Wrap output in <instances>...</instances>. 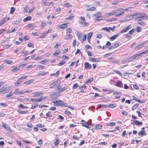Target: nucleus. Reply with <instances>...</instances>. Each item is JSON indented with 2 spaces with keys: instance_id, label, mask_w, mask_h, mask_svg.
<instances>
[{
  "instance_id": "6e6d98bb",
  "label": "nucleus",
  "mask_w": 148,
  "mask_h": 148,
  "mask_svg": "<svg viewBox=\"0 0 148 148\" xmlns=\"http://www.w3.org/2000/svg\"><path fill=\"white\" fill-rule=\"evenodd\" d=\"M74 16H75L74 15V14H71V16H70L68 17L67 18H66V19L68 20H71V19H72V18H73V17H74Z\"/></svg>"
},
{
  "instance_id": "39448f33",
  "label": "nucleus",
  "mask_w": 148,
  "mask_h": 148,
  "mask_svg": "<svg viewBox=\"0 0 148 148\" xmlns=\"http://www.w3.org/2000/svg\"><path fill=\"white\" fill-rule=\"evenodd\" d=\"M44 97H41L40 98L35 99L34 98H30V99L29 100V101L32 102H40L43 100V99H44Z\"/></svg>"
},
{
  "instance_id": "5701e85b",
  "label": "nucleus",
  "mask_w": 148,
  "mask_h": 148,
  "mask_svg": "<svg viewBox=\"0 0 148 148\" xmlns=\"http://www.w3.org/2000/svg\"><path fill=\"white\" fill-rule=\"evenodd\" d=\"M21 21V19L18 20L16 21H13L12 22V23L13 25L18 24Z\"/></svg>"
},
{
  "instance_id": "f8f14e48",
  "label": "nucleus",
  "mask_w": 148,
  "mask_h": 148,
  "mask_svg": "<svg viewBox=\"0 0 148 148\" xmlns=\"http://www.w3.org/2000/svg\"><path fill=\"white\" fill-rule=\"evenodd\" d=\"M146 44V42H144L142 43L141 44L136 47L135 48V50H138L139 49H140L143 46V45H145Z\"/></svg>"
},
{
  "instance_id": "a19ab883",
  "label": "nucleus",
  "mask_w": 148,
  "mask_h": 148,
  "mask_svg": "<svg viewBox=\"0 0 148 148\" xmlns=\"http://www.w3.org/2000/svg\"><path fill=\"white\" fill-rule=\"evenodd\" d=\"M116 106V105L115 103H113L112 104H109V106H108V107H110L111 108H115Z\"/></svg>"
},
{
  "instance_id": "9b49d317",
  "label": "nucleus",
  "mask_w": 148,
  "mask_h": 148,
  "mask_svg": "<svg viewBox=\"0 0 148 148\" xmlns=\"http://www.w3.org/2000/svg\"><path fill=\"white\" fill-rule=\"evenodd\" d=\"M2 124L3 127L5 129L7 130L9 132L11 131V130L10 129V127H9L8 125L6 124V123H2Z\"/></svg>"
},
{
  "instance_id": "774afa93",
  "label": "nucleus",
  "mask_w": 148,
  "mask_h": 148,
  "mask_svg": "<svg viewBox=\"0 0 148 148\" xmlns=\"http://www.w3.org/2000/svg\"><path fill=\"white\" fill-rule=\"evenodd\" d=\"M13 95V94L11 92H10L8 94H7L6 96V97H9L12 96Z\"/></svg>"
},
{
  "instance_id": "2f4dec72",
  "label": "nucleus",
  "mask_w": 148,
  "mask_h": 148,
  "mask_svg": "<svg viewBox=\"0 0 148 148\" xmlns=\"http://www.w3.org/2000/svg\"><path fill=\"white\" fill-rule=\"evenodd\" d=\"M45 66L41 65H36V67L37 68H41L42 69H45Z\"/></svg>"
},
{
  "instance_id": "20e7f679",
  "label": "nucleus",
  "mask_w": 148,
  "mask_h": 148,
  "mask_svg": "<svg viewBox=\"0 0 148 148\" xmlns=\"http://www.w3.org/2000/svg\"><path fill=\"white\" fill-rule=\"evenodd\" d=\"M101 13L100 12H98L96 14H93V16H96V17L95 18V20L99 21L102 20L103 19L101 17Z\"/></svg>"
},
{
  "instance_id": "13d9d810",
  "label": "nucleus",
  "mask_w": 148,
  "mask_h": 148,
  "mask_svg": "<svg viewBox=\"0 0 148 148\" xmlns=\"http://www.w3.org/2000/svg\"><path fill=\"white\" fill-rule=\"evenodd\" d=\"M59 139L58 138H57V139L56 140V142H55L54 143V145L56 146H57L59 144Z\"/></svg>"
},
{
  "instance_id": "423d86ee",
  "label": "nucleus",
  "mask_w": 148,
  "mask_h": 148,
  "mask_svg": "<svg viewBox=\"0 0 148 148\" xmlns=\"http://www.w3.org/2000/svg\"><path fill=\"white\" fill-rule=\"evenodd\" d=\"M132 122L131 124L133 125H136L137 126H139L142 125L143 124V123L139 121L136 120H132Z\"/></svg>"
},
{
  "instance_id": "5fc2aeb1",
  "label": "nucleus",
  "mask_w": 148,
  "mask_h": 148,
  "mask_svg": "<svg viewBox=\"0 0 148 148\" xmlns=\"http://www.w3.org/2000/svg\"><path fill=\"white\" fill-rule=\"evenodd\" d=\"M81 122L82 123V125L84 127L86 125V124H87L86 121L84 120H81Z\"/></svg>"
},
{
  "instance_id": "c756f323",
  "label": "nucleus",
  "mask_w": 148,
  "mask_h": 148,
  "mask_svg": "<svg viewBox=\"0 0 148 148\" xmlns=\"http://www.w3.org/2000/svg\"><path fill=\"white\" fill-rule=\"evenodd\" d=\"M34 81V80L33 79H32L30 80H29L27 82H25L24 83V84H31V83L33 82Z\"/></svg>"
},
{
  "instance_id": "6ab92c4d",
  "label": "nucleus",
  "mask_w": 148,
  "mask_h": 148,
  "mask_svg": "<svg viewBox=\"0 0 148 148\" xmlns=\"http://www.w3.org/2000/svg\"><path fill=\"white\" fill-rule=\"evenodd\" d=\"M68 87V86L63 87L62 88H61L60 90L58 91V92H59L60 94H61V92L66 90L67 88Z\"/></svg>"
},
{
  "instance_id": "a878e982",
  "label": "nucleus",
  "mask_w": 148,
  "mask_h": 148,
  "mask_svg": "<svg viewBox=\"0 0 148 148\" xmlns=\"http://www.w3.org/2000/svg\"><path fill=\"white\" fill-rule=\"evenodd\" d=\"M122 85V82L120 81H118L116 83V86L120 87H123L121 86Z\"/></svg>"
},
{
  "instance_id": "cd10ccee",
  "label": "nucleus",
  "mask_w": 148,
  "mask_h": 148,
  "mask_svg": "<svg viewBox=\"0 0 148 148\" xmlns=\"http://www.w3.org/2000/svg\"><path fill=\"white\" fill-rule=\"evenodd\" d=\"M42 93H43L42 92H36L33 93L34 95L33 96V97H35L36 96H39L40 95H39V94H42Z\"/></svg>"
},
{
  "instance_id": "7c9ffc66",
  "label": "nucleus",
  "mask_w": 148,
  "mask_h": 148,
  "mask_svg": "<svg viewBox=\"0 0 148 148\" xmlns=\"http://www.w3.org/2000/svg\"><path fill=\"white\" fill-rule=\"evenodd\" d=\"M48 72H39L37 74L38 75H42L44 76L47 74Z\"/></svg>"
},
{
  "instance_id": "680f3d73",
  "label": "nucleus",
  "mask_w": 148,
  "mask_h": 148,
  "mask_svg": "<svg viewBox=\"0 0 148 148\" xmlns=\"http://www.w3.org/2000/svg\"><path fill=\"white\" fill-rule=\"evenodd\" d=\"M66 62L64 61H62L61 62H60L58 64V65L59 66H62L65 64Z\"/></svg>"
},
{
  "instance_id": "69168bd1",
  "label": "nucleus",
  "mask_w": 148,
  "mask_h": 148,
  "mask_svg": "<svg viewBox=\"0 0 148 148\" xmlns=\"http://www.w3.org/2000/svg\"><path fill=\"white\" fill-rule=\"evenodd\" d=\"M72 31L70 28H68L66 30V33H71Z\"/></svg>"
},
{
  "instance_id": "603ef678",
  "label": "nucleus",
  "mask_w": 148,
  "mask_h": 148,
  "mask_svg": "<svg viewBox=\"0 0 148 148\" xmlns=\"http://www.w3.org/2000/svg\"><path fill=\"white\" fill-rule=\"evenodd\" d=\"M135 31V29L134 28H133L132 29H131L129 32V34H132L134 33V31Z\"/></svg>"
},
{
  "instance_id": "37998d69",
  "label": "nucleus",
  "mask_w": 148,
  "mask_h": 148,
  "mask_svg": "<svg viewBox=\"0 0 148 148\" xmlns=\"http://www.w3.org/2000/svg\"><path fill=\"white\" fill-rule=\"evenodd\" d=\"M15 8L14 7H12L10 9V14H12L15 11Z\"/></svg>"
},
{
  "instance_id": "ddd939ff",
  "label": "nucleus",
  "mask_w": 148,
  "mask_h": 148,
  "mask_svg": "<svg viewBox=\"0 0 148 148\" xmlns=\"http://www.w3.org/2000/svg\"><path fill=\"white\" fill-rule=\"evenodd\" d=\"M118 11L120 12L119 13L120 14H121V15L123 16L124 14V12L125 11V9L122 8H119L117 9Z\"/></svg>"
},
{
  "instance_id": "a211bd4d",
  "label": "nucleus",
  "mask_w": 148,
  "mask_h": 148,
  "mask_svg": "<svg viewBox=\"0 0 148 148\" xmlns=\"http://www.w3.org/2000/svg\"><path fill=\"white\" fill-rule=\"evenodd\" d=\"M20 69V66H17L12 69L11 70V71L14 73H15L16 72L18 71Z\"/></svg>"
},
{
  "instance_id": "c03bdc74",
  "label": "nucleus",
  "mask_w": 148,
  "mask_h": 148,
  "mask_svg": "<svg viewBox=\"0 0 148 148\" xmlns=\"http://www.w3.org/2000/svg\"><path fill=\"white\" fill-rule=\"evenodd\" d=\"M115 14V12H113V11L108 13L106 14L108 16H111L114 15Z\"/></svg>"
},
{
  "instance_id": "49530a36",
  "label": "nucleus",
  "mask_w": 148,
  "mask_h": 148,
  "mask_svg": "<svg viewBox=\"0 0 148 148\" xmlns=\"http://www.w3.org/2000/svg\"><path fill=\"white\" fill-rule=\"evenodd\" d=\"M111 92H113V94H121V93L120 92L117 91H114V90H111Z\"/></svg>"
},
{
  "instance_id": "f03ea898",
  "label": "nucleus",
  "mask_w": 148,
  "mask_h": 148,
  "mask_svg": "<svg viewBox=\"0 0 148 148\" xmlns=\"http://www.w3.org/2000/svg\"><path fill=\"white\" fill-rule=\"evenodd\" d=\"M80 19L81 21H79V23L82 25L83 27H86L88 26L89 25V23L88 22H86L85 21L86 19L84 17L82 16H80Z\"/></svg>"
},
{
  "instance_id": "7ed1b4c3",
  "label": "nucleus",
  "mask_w": 148,
  "mask_h": 148,
  "mask_svg": "<svg viewBox=\"0 0 148 148\" xmlns=\"http://www.w3.org/2000/svg\"><path fill=\"white\" fill-rule=\"evenodd\" d=\"M145 16H143L139 17L136 19L137 23L142 26H144L146 25L145 23L143 21V19H144Z\"/></svg>"
},
{
  "instance_id": "4be33fe9",
  "label": "nucleus",
  "mask_w": 148,
  "mask_h": 148,
  "mask_svg": "<svg viewBox=\"0 0 148 148\" xmlns=\"http://www.w3.org/2000/svg\"><path fill=\"white\" fill-rule=\"evenodd\" d=\"M146 132L144 130H141L138 133V135L139 136L141 135L142 136H143L144 135H145Z\"/></svg>"
},
{
  "instance_id": "e2e57ef3",
  "label": "nucleus",
  "mask_w": 148,
  "mask_h": 148,
  "mask_svg": "<svg viewBox=\"0 0 148 148\" xmlns=\"http://www.w3.org/2000/svg\"><path fill=\"white\" fill-rule=\"evenodd\" d=\"M27 77V76H24L23 75L18 78V80L22 79H25Z\"/></svg>"
},
{
  "instance_id": "2eb2a0df",
  "label": "nucleus",
  "mask_w": 148,
  "mask_h": 148,
  "mask_svg": "<svg viewBox=\"0 0 148 148\" xmlns=\"http://www.w3.org/2000/svg\"><path fill=\"white\" fill-rule=\"evenodd\" d=\"M132 97L133 98V100L138 101L139 103H143L145 102V101H142L138 98L135 97L134 96H133Z\"/></svg>"
},
{
  "instance_id": "1a4fd4ad",
  "label": "nucleus",
  "mask_w": 148,
  "mask_h": 148,
  "mask_svg": "<svg viewBox=\"0 0 148 148\" xmlns=\"http://www.w3.org/2000/svg\"><path fill=\"white\" fill-rule=\"evenodd\" d=\"M136 58L135 55L133 56L132 57L128 58H127L126 59L123 60L122 61V62H130L132 61L134 59Z\"/></svg>"
},
{
  "instance_id": "9d476101",
  "label": "nucleus",
  "mask_w": 148,
  "mask_h": 148,
  "mask_svg": "<svg viewBox=\"0 0 148 148\" xmlns=\"http://www.w3.org/2000/svg\"><path fill=\"white\" fill-rule=\"evenodd\" d=\"M85 68L87 69H90L92 68V66L88 62H86L84 64Z\"/></svg>"
},
{
  "instance_id": "a18cd8bd",
  "label": "nucleus",
  "mask_w": 148,
  "mask_h": 148,
  "mask_svg": "<svg viewBox=\"0 0 148 148\" xmlns=\"http://www.w3.org/2000/svg\"><path fill=\"white\" fill-rule=\"evenodd\" d=\"M96 8L94 7H91L89 8L88 9H87L86 10L87 11H93L95 10V9Z\"/></svg>"
},
{
  "instance_id": "f257e3e1",
  "label": "nucleus",
  "mask_w": 148,
  "mask_h": 148,
  "mask_svg": "<svg viewBox=\"0 0 148 148\" xmlns=\"http://www.w3.org/2000/svg\"><path fill=\"white\" fill-rule=\"evenodd\" d=\"M52 102L54 103V105L56 106H62L67 107V104L66 103H64L63 101L60 100L53 101Z\"/></svg>"
},
{
  "instance_id": "0eeeda50",
  "label": "nucleus",
  "mask_w": 148,
  "mask_h": 148,
  "mask_svg": "<svg viewBox=\"0 0 148 148\" xmlns=\"http://www.w3.org/2000/svg\"><path fill=\"white\" fill-rule=\"evenodd\" d=\"M60 94L58 92V91L57 92H55L50 95L51 97L53 99H56L57 98L58 96Z\"/></svg>"
},
{
  "instance_id": "e433bc0d",
  "label": "nucleus",
  "mask_w": 148,
  "mask_h": 148,
  "mask_svg": "<svg viewBox=\"0 0 148 148\" xmlns=\"http://www.w3.org/2000/svg\"><path fill=\"white\" fill-rule=\"evenodd\" d=\"M93 80V78H91L89 79L88 80L85 82L86 83H90L92 82Z\"/></svg>"
},
{
  "instance_id": "6e6552de",
  "label": "nucleus",
  "mask_w": 148,
  "mask_h": 148,
  "mask_svg": "<svg viewBox=\"0 0 148 148\" xmlns=\"http://www.w3.org/2000/svg\"><path fill=\"white\" fill-rule=\"evenodd\" d=\"M131 25H129L126 28L123 29L120 32V33L121 34H122L126 32L127 31L129 30L130 28H131Z\"/></svg>"
},
{
  "instance_id": "3c124183",
  "label": "nucleus",
  "mask_w": 148,
  "mask_h": 148,
  "mask_svg": "<svg viewBox=\"0 0 148 148\" xmlns=\"http://www.w3.org/2000/svg\"><path fill=\"white\" fill-rule=\"evenodd\" d=\"M78 87V84L77 83H75L74 84L73 86V89H76Z\"/></svg>"
},
{
  "instance_id": "79ce46f5",
  "label": "nucleus",
  "mask_w": 148,
  "mask_h": 148,
  "mask_svg": "<svg viewBox=\"0 0 148 148\" xmlns=\"http://www.w3.org/2000/svg\"><path fill=\"white\" fill-rule=\"evenodd\" d=\"M102 30L106 31L108 32H110V28L109 27H105L102 28Z\"/></svg>"
},
{
  "instance_id": "dca6fc26",
  "label": "nucleus",
  "mask_w": 148,
  "mask_h": 148,
  "mask_svg": "<svg viewBox=\"0 0 148 148\" xmlns=\"http://www.w3.org/2000/svg\"><path fill=\"white\" fill-rule=\"evenodd\" d=\"M73 37V36L71 34H68L67 35L65 38H64V40H69L72 38Z\"/></svg>"
},
{
  "instance_id": "4468645a",
  "label": "nucleus",
  "mask_w": 148,
  "mask_h": 148,
  "mask_svg": "<svg viewBox=\"0 0 148 148\" xmlns=\"http://www.w3.org/2000/svg\"><path fill=\"white\" fill-rule=\"evenodd\" d=\"M89 59L90 61L92 62H99V59L97 60V58L93 57H89Z\"/></svg>"
},
{
  "instance_id": "4d7b16f0",
  "label": "nucleus",
  "mask_w": 148,
  "mask_h": 148,
  "mask_svg": "<svg viewBox=\"0 0 148 148\" xmlns=\"http://www.w3.org/2000/svg\"><path fill=\"white\" fill-rule=\"evenodd\" d=\"M57 84H56V83L55 82H53V83H52V84H51L49 86V87L50 88H52L53 86H55V85H56Z\"/></svg>"
},
{
  "instance_id": "58836bf2",
  "label": "nucleus",
  "mask_w": 148,
  "mask_h": 148,
  "mask_svg": "<svg viewBox=\"0 0 148 148\" xmlns=\"http://www.w3.org/2000/svg\"><path fill=\"white\" fill-rule=\"evenodd\" d=\"M102 128V125L98 124L95 126V128L97 129H101Z\"/></svg>"
},
{
  "instance_id": "72a5a7b5",
  "label": "nucleus",
  "mask_w": 148,
  "mask_h": 148,
  "mask_svg": "<svg viewBox=\"0 0 148 148\" xmlns=\"http://www.w3.org/2000/svg\"><path fill=\"white\" fill-rule=\"evenodd\" d=\"M77 35L78 39L81 41L82 40V36L80 34H77Z\"/></svg>"
},
{
  "instance_id": "864d4df0",
  "label": "nucleus",
  "mask_w": 148,
  "mask_h": 148,
  "mask_svg": "<svg viewBox=\"0 0 148 148\" xmlns=\"http://www.w3.org/2000/svg\"><path fill=\"white\" fill-rule=\"evenodd\" d=\"M143 54H144V52H142L139 53H138V54H136V55H135V56H136V58H137L138 56H140Z\"/></svg>"
},
{
  "instance_id": "393cba45",
  "label": "nucleus",
  "mask_w": 148,
  "mask_h": 148,
  "mask_svg": "<svg viewBox=\"0 0 148 148\" xmlns=\"http://www.w3.org/2000/svg\"><path fill=\"white\" fill-rule=\"evenodd\" d=\"M32 17L31 16H29L27 17L26 18L24 19L23 21L24 22H27L28 21H30Z\"/></svg>"
},
{
  "instance_id": "ea45409f",
  "label": "nucleus",
  "mask_w": 148,
  "mask_h": 148,
  "mask_svg": "<svg viewBox=\"0 0 148 148\" xmlns=\"http://www.w3.org/2000/svg\"><path fill=\"white\" fill-rule=\"evenodd\" d=\"M17 112H19L20 113H21L22 114H26V113H27V112H28V111L26 110V111H20V110H18L17 111Z\"/></svg>"
},
{
  "instance_id": "8fccbe9b",
  "label": "nucleus",
  "mask_w": 148,
  "mask_h": 148,
  "mask_svg": "<svg viewBox=\"0 0 148 148\" xmlns=\"http://www.w3.org/2000/svg\"><path fill=\"white\" fill-rule=\"evenodd\" d=\"M48 61V60L47 59H45L41 61L39 63L41 64H43L44 63H47Z\"/></svg>"
},
{
  "instance_id": "09e8293b",
  "label": "nucleus",
  "mask_w": 148,
  "mask_h": 148,
  "mask_svg": "<svg viewBox=\"0 0 148 148\" xmlns=\"http://www.w3.org/2000/svg\"><path fill=\"white\" fill-rule=\"evenodd\" d=\"M133 9V8L132 7H129L125 9V11H129L131 10H132Z\"/></svg>"
},
{
  "instance_id": "f704fd0d",
  "label": "nucleus",
  "mask_w": 148,
  "mask_h": 148,
  "mask_svg": "<svg viewBox=\"0 0 148 148\" xmlns=\"http://www.w3.org/2000/svg\"><path fill=\"white\" fill-rule=\"evenodd\" d=\"M53 114L52 112L49 111L48 113L46 114V115L47 117H51L52 116Z\"/></svg>"
},
{
  "instance_id": "473e14b6",
  "label": "nucleus",
  "mask_w": 148,
  "mask_h": 148,
  "mask_svg": "<svg viewBox=\"0 0 148 148\" xmlns=\"http://www.w3.org/2000/svg\"><path fill=\"white\" fill-rule=\"evenodd\" d=\"M115 125V123L111 122V123H107L106 125V126H114V125Z\"/></svg>"
},
{
  "instance_id": "412c9836",
  "label": "nucleus",
  "mask_w": 148,
  "mask_h": 148,
  "mask_svg": "<svg viewBox=\"0 0 148 148\" xmlns=\"http://www.w3.org/2000/svg\"><path fill=\"white\" fill-rule=\"evenodd\" d=\"M67 27V23H64L60 25L59 27L61 29L66 28Z\"/></svg>"
},
{
  "instance_id": "4c0bfd02",
  "label": "nucleus",
  "mask_w": 148,
  "mask_h": 148,
  "mask_svg": "<svg viewBox=\"0 0 148 148\" xmlns=\"http://www.w3.org/2000/svg\"><path fill=\"white\" fill-rule=\"evenodd\" d=\"M12 61L10 60H4V62L6 63L7 64H11L12 62Z\"/></svg>"
},
{
  "instance_id": "052dcab7",
  "label": "nucleus",
  "mask_w": 148,
  "mask_h": 148,
  "mask_svg": "<svg viewBox=\"0 0 148 148\" xmlns=\"http://www.w3.org/2000/svg\"><path fill=\"white\" fill-rule=\"evenodd\" d=\"M38 106V104L37 103H36V104H34V105H33L32 107H31V109H33L36 107H37Z\"/></svg>"
},
{
  "instance_id": "de8ad7c7",
  "label": "nucleus",
  "mask_w": 148,
  "mask_h": 148,
  "mask_svg": "<svg viewBox=\"0 0 148 148\" xmlns=\"http://www.w3.org/2000/svg\"><path fill=\"white\" fill-rule=\"evenodd\" d=\"M142 28L140 27H136V31L138 32H140L141 31Z\"/></svg>"
},
{
  "instance_id": "bb28decb",
  "label": "nucleus",
  "mask_w": 148,
  "mask_h": 148,
  "mask_svg": "<svg viewBox=\"0 0 148 148\" xmlns=\"http://www.w3.org/2000/svg\"><path fill=\"white\" fill-rule=\"evenodd\" d=\"M93 33L92 32H90L87 35V38L88 41H89L90 39L92 36Z\"/></svg>"
},
{
  "instance_id": "bf43d9fd",
  "label": "nucleus",
  "mask_w": 148,
  "mask_h": 148,
  "mask_svg": "<svg viewBox=\"0 0 148 148\" xmlns=\"http://www.w3.org/2000/svg\"><path fill=\"white\" fill-rule=\"evenodd\" d=\"M46 35L47 34H45V33H42V35L40 36V37L41 38H45Z\"/></svg>"
},
{
  "instance_id": "338daca9",
  "label": "nucleus",
  "mask_w": 148,
  "mask_h": 148,
  "mask_svg": "<svg viewBox=\"0 0 148 148\" xmlns=\"http://www.w3.org/2000/svg\"><path fill=\"white\" fill-rule=\"evenodd\" d=\"M3 87H4V89L3 91L5 92H6L7 91H8L10 90L9 88L8 87H5L4 86H3Z\"/></svg>"
},
{
  "instance_id": "c85d7f7f",
  "label": "nucleus",
  "mask_w": 148,
  "mask_h": 148,
  "mask_svg": "<svg viewBox=\"0 0 148 148\" xmlns=\"http://www.w3.org/2000/svg\"><path fill=\"white\" fill-rule=\"evenodd\" d=\"M60 53V51L58 50H56V51L53 53V55L54 56H56L59 55Z\"/></svg>"
},
{
  "instance_id": "0e129e2a",
  "label": "nucleus",
  "mask_w": 148,
  "mask_h": 148,
  "mask_svg": "<svg viewBox=\"0 0 148 148\" xmlns=\"http://www.w3.org/2000/svg\"><path fill=\"white\" fill-rule=\"evenodd\" d=\"M36 126L37 127H44L45 125L43 124H41L40 123H39V124H38L36 125Z\"/></svg>"
},
{
  "instance_id": "aec40b11",
  "label": "nucleus",
  "mask_w": 148,
  "mask_h": 148,
  "mask_svg": "<svg viewBox=\"0 0 148 148\" xmlns=\"http://www.w3.org/2000/svg\"><path fill=\"white\" fill-rule=\"evenodd\" d=\"M119 36V35L118 34L113 36L110 38V40L111 41H113L116 39Z\"/></svg>"
},
{
  "instance_id": "c9c22d12",
  "label": "nucleus",
  "mask_w": 148,
  "mask_h": 148,
  "mask_svg": "<svg viewBox=\"0 0 148 148\" xmlns=\"http://www.w3.org/2000/svg\"><path fill=\"white\" fill-rule=\"evenodd\" d=\"M9 20L10 18L9 17H5L2 20V21H3L5 23L6 22L8 21Z\"/></svg>"
},
{
  "instance_id": "b1692460",
  "label": "nucleus",
  "mask_w": 148,
  "mask_h": 148,
  "mask_svg": "<svg viewBox=\"0 0 148 148\" xmlns=\"http://www.w3.org/2000/svg\"><path fill=\"white\" fill-rule=\"evenodd\" d=\"M139 104L138 103H136L134 104L132 108V110H134L136 109L139 106Z\"/></svg>"
},
{
  "instance_id": "f3484780",
  "label": "nucleus",
  "mask_w": 148,
  "mask_h": 148,
  "mask_svg": "<svg viewBox=\"0 0 148 148\" xmlns=\"http://www.w3.org/2000/svg\"><path fill=\"white\" fill-rule=\"evenodd\" d=\"M14 94L16 95H20L24 94V92L22 91H19L18 89H16V90L14 91Z\"/></svg>"
}]
</instances>
